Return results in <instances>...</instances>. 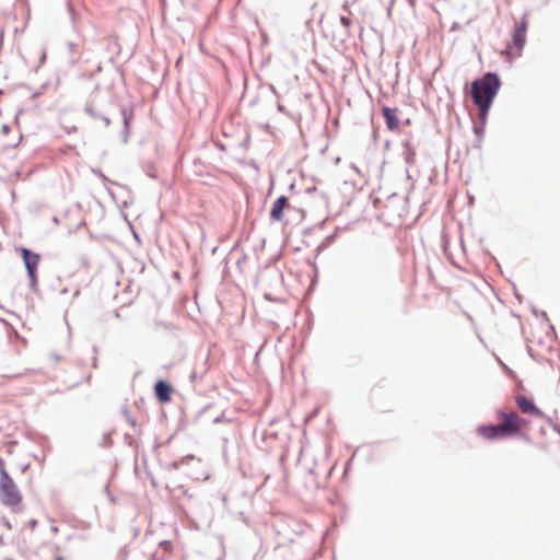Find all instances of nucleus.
<instances>
[{
    "mask_svg": "<svg viewBox=\"0 0 560 560\" xmlns=\"http://www.w3.org/2000/svg\"><path fill=\"white\" fill-rule=\"evenodd\" d=\"M386 126L389 130L395 131L399 128L398 108L384 106L382 109Z\"/></svg>",
    "mask_w": 560,
    "mask_h": 560,
    "instance_id": "obj_7",
    "label": "nucleus"
},
{
    "mask_svg": "<svg viewBox=\"0 0 560 560\" xmlns=\"http://www.w3.org/2000/svg\"><path fill=\"white\" fill-rule=\"evenodd\" d=\"M495 424H481L476 433L487 441H495L506 438L523 436L529 429L530 422L521 417L518 412L501 408L495 411Z\"/></svg>",
    "mask_w": 560,
    "mask_h": 560,
    "instance_id": "obj_1",
    "label": "nucleus"
},
{
    "mask_svg": "<svg viewBox=\"0 0 560 560\" xmlns=\"http://www.w3.org/2000/svg\"><path fill=\"white\" fill-rule=\"evenodd\" d=\"M0 500L10 508H16L22 502V493L18 489L16 483L9 476L5 463L0 457Z\"/></svg>",
    "mask_w": 560,
    "mask_h": 560,
    "instance_id": "obj_3",
    "label": "nucleus"
},
{
    "mask_svg": "<svg viewBox=\"0 0 560 560\" xmlns=\"http://www.w3.org/2000/svg\"><path fill=\"white\" fill-rule=\"evenodd\" d=\"M289 206V200L285 196L279 197L272 205L270 217L275 221H282L283 210Z\"/></svg>",
    "mask_w": 560,
    "mask_h": 560,
    "instance_id": "obj_8",
    "label": "nucleus"
},
{
    "mask_svg": "<svg viewBox=\"0 0 560 560\" xmlns=\"http://www.w3.org/2000/svg\"><path fill=\"white\" fill-rule=\"evenodd\" d=\"M154 390L160 401L167 402L171 400L172 388L167 383L159 381L154 386Z\"/></svg>",
    "mask_w": 560,
    "mask_h": 560,
    "instance_id": "obj_9",
    "label": "nucleus"
},
{
    "mask_svg": "<svg viewBox=\"0 0 560 560\" xmlns=\"http://www.w3.org/2000/svg\"><path fill=\"white\" fill-rule=\"evenodd\" d=\"M515 405L523 415L534 418H544L545 416L544 411L536 406L535 401L525 395L515 396Z\"/></svg>",
    "mask_w": 560,
    "mask_h": 560,
    "instance_id": "obj_5",
    "label": "nucleus"
},
{
    "mask_svg": "<svg viewBox=\"0 0 560 560\" xmlns=\"http://www.w3.org/2000/svg\"><path fill=\"white\" fill-rule=\"evenodd\" d=\"M526 31H527V22L522 20L520 23L515 25L512 43L508 46L506 50L503 52L509 57H517L521 56V51L526 42Z\"/></svg>",
    "mask_w": 560,
    "mask_h": 560,
    "instance_id": "obj_4",
    "label": "nucleus"
},
{
    "mask_svg": "<svg viewBox=\"0 0 560 560\" xmlns=\"http://www.w3.org/2000/svg\"><path fill=\"white\" fill-rule=\"evenodd\" d=\"M23 261L25 264L30 280L32 284H35L37 281V268L40 261V256L38 254L32 253L26 248H21L20 250Z\"/></svg>",
    "mask_w": 560,
    "mask_h": 560,
    "instance_id": "obj_6",
    "label": "nucleus"
},
{
    "mask_svg": "<svg viewBox=\"0 0 560 560\" xmlns=\"http://www.w3.org/2000/svg\"><path fill=\"white\" fill-rule=\"evenodd\" d=\"M161 547H162L165 551H170V550H171V542H168V541H163V542H161Z\"/></svg>",
    "mask_w": 560,
    "mask_h": 560,
    "instance_id": "obj_10",
    "label": "nucleus"
},
{
    "mask_svg": "<svg viewBox=\"0 0 560 560\" xmlns=\"http://www.w3.org/2000/svg\"><path fill=\"white\" fill-rule=\"evenodd\" d=\"M10 131V127L8 125H3L2 128H1V132L3 135H8Z\"/></svg>",
    "mask_w": 560,
    "mask_h": 560,
    "instance_id": "obj_11",
    "label": "nucleus"
},
{
    "mask_svg": "<svg viewBox=\"0 0 560 560\" xmlns=\"http://www.w3.org/2000/svg\"><path fill=\"white\" fill-rule=\"evenodd\" d=\"M501 86L498 74L488 72L482 78L471 82V97L479 109L482 121L487 119L488 113Z\"/></svg>",
    "mask_w": 560,
    "mask_h": 560,
    "instance_id": "obj_2",
    "label": "nucleus"
}]
</instances>
